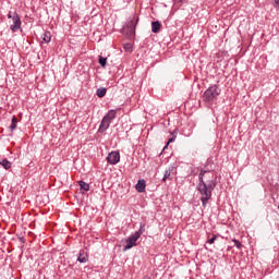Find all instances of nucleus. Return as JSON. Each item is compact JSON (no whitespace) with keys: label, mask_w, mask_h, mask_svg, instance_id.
Segmentation results:
<instances>
[{"label":"nucleus","mask_w":279,"mask_h":279,"mask_svg":"<svg viewBox=\"0 0 279 279\" xmlns=\"http://www.w3.org/2000/svg\"><path fill=\"white\" fill-rule=\"evenodd\" d=\"M13 16H14V13L9 12V14H8V19H12V20H13Z\"/></svg>","instance_id":"23"},{"label":"nucleus","mask_w":279,"mask_h":279,"mask_svg":"<svg viewBox=\"0 0 279 279\" xmlns=\"http://www.w3.org/2000/svg\"><path fill=\"white\" fill-rule=\"evenodd\" d=\"M1 167H3V169H11L12 168V162H10V160L8 159H3L0 161Z\"/></svg>","instance_id":"15"},{"label":"nucleus","mask_w":279,"mask_h":279,"mask_svg":"<svg viewBox=\"0 0 279 279\" xmlns=\"http://www.w3.org/2000/svg\"><path fill=\"white\" fill-rule=\"evenodd\" d=\"M43 41L44 43H51V33H49V32L44 33Z\"/></svg>","instance_id":"17"},{"label":"nucleus","mask_w":279,"mask_h":279,"mask_svg":"<svg viewBox=\"0 0 279 279\" xmlns=\"http://www.w3.org/2000/svg\"><path fill=\"white\" fill-rule=\"evenodd\" d=\"M145 226H146L145 222H141L140 230L135 232V234H140V238L145 232Z\"/></svg>","instance_id":"18"},{"label":"nucleus","mask_w":279,"mask_h":279,"mask_svg":"<svg viewBox=\"0 0 279 279\" xmlns=\"http://www.w3.org/2000/svg\"><path fill=\"white\" fill-rule=\"evenodd\" d=\"M19 124V119H16V116H13L11 119V124L9 126V130L11 132H14V130H16V125Z\"/></svg>","instance_id":"13"},{"label":"nucleus","mask_w":279,"mask_h":279,"mask_svg":"<svg viewBox=\"0 0 279 279\" xmlns=\"http://www.w3.org/2000/svg\"><path fill=\"white\" fill-rule=\"evenodd\" d=\"M78 186L82 191H90V185L84 181H80Z\"/></svg>","instance_id":"16"},{"label":"nucleus","mask_w":279,"mask_h":279,"mask_svg":"<svg viewBox=\"0 0 279 279\" xmlns=\"http://www.w3.org/2000/svg\"><path fill=\"white\" fill-rule=\"evenodd\" d=\"M137 193H145V189H147V184L145 183V179H140L135 185Z\"/></svg>","instance_id":"8"},{"label":"nucleus","mask_w":279,"mask_h":279,"mask_svg":"<svg viewBox=\"0 0 279 279\" xmlns=\"http://www.w3.org/2000/svg\"><path fill=\"white\" fill-rule=\"evenodd\" d=\"M136 25H138V17L136 14L131 15L122 27V34H125L126 38H134L136 35Z\"/></svg>","instance_id":"2"},{"label":"nucleus","mask_w":279,"mask_h":279,"mask_svg":"<svg viewBox=\"0 0 279 279\" xmlns=\"http://www.w3.org/2000/svg\"><path fill=\"white\" fill-rule=\"evenodd\" d=\"M206 173H209L208 170H201L198 174V184L196 186V191L201 194V202L203 208L208 206V201L213 197V191L217 187V178L213 177L207 182L204 181V177Z\"/></svg>","instance_id":"1"},{"label":"nucleus","mask_w":279,"mask_h":279,"mask_svg":"<svg viewBox=\"0 0 279 279\" xmlns=\"http://www.w3.org/2000/svg\"><path fill=\"white\" fill-rule=\"evenodd\" d=\"M232 242L234 243V245L238 250H241V247H243V244H241V242L239 240L232 239Z\"/></svg>","instance_id":"20"},{"label":"nucleus","mask_w":279,"mask_h":279,"mask_svg":"<svg viewBox=\"0 0 279 279\" xmlns=\"http://www.w3.org/2000/svg\"><path fill=\"white\" fill-rule=\"evenodd\" d=\"M110 120H107L106 118H102L98 132H100L101 134H104V132H106V130H108V128H110Z\"/></svg>","instance_id":"7"},{"label":"nucleus","mask_w":279,"mask_h":279,"mask_svg":"<svg viewBox=\"0 0 279 279\" xmlns=\"http://www.w3.org/2000/svg\"><path fill=\"white\" fill-rule=\"evenodd\" d=\"M105 119L109 120L111 123L117 119V111L111 109L108 111V113L105 116Z\"/></svg>","instance_id":"12"},{"label":"nucleus","mask_w":279,"mask_h":279,"mask_svg":"<svg viewBox=\"0 0 279 279\" xmlns=\"http://www.w3.org/2000/svg\"><path fill=\"white\" fill-rule=\"evenodd\" d=\"M78 263H88V253L84 250H81L77 256Z\"/></svg>","instance_id":"10"},{"label":"nucleus","mask_w":279,"mask_h":279,"mask_svg":"<svg viewBox=\"0 0 279 279\" xmlns=\"http://www.w3.org/2000/svg\"><path fill=\"white\" fill-rule=\"evenodd\" d=\"M215 241H217V235H213L208 241L207 243H209V245H213V243H215Z\"/></svg>","instance_id":"21"},{"label":"nucleus","mask_w":279,"mask_h":279,"mask_svg":"<svg viewBox=\"0 0 279 279\" xmlns=\"http://www.w3.org/2000/svg\"><path fill=\"white\" fill-rule=\"evenodd\" d=\"M167 180H173V168H169L165 171L162 182H166Z\"/></svg>","instance_id":"11"},{"label":"nucleus","mask_w":279,"mask_h":279,"mask_svg":"<svg viewBox=\"0 0 279 279\" xmlns=\"http://www.w3.org/2000/svg\"><path fill=\"white\" fill-rule=\"evenodd\" d=\"M120 160H121V154H119V151L117 150L109 153L107 156V162L109 165H119Z\"/></svg>","instance_id":"5"},{"label":"nucleus","mask_w":279,"mask_h":279,"mask_svg":"<svg viewBox=\"0 0 279 279\" xmlns=\"http://www.w3.org/2000/svg\"><path fill=\"white\" fill-rule=\"evenodd\" d=\"M143 279H151L149 276H144Z\"/></svg>","instance_id":"24"},{"label":"nucleus","mask_w":279,"mask_h":279,"mask_svg":"<svg viewBox=\"0 0 279 279\" xmlns=\"http://www.w3.org/2000/svg\"><path fill=\"white\" fill-rule=\"evenodd\" d=\"M174 141H175V137L169 138V140H168V143H167V145L163 147V149H167V147H169V144H170V143H173Z\"/></svg>","instance_id":"22"},{"label":"nucleus","mask_w":279,"mask_h":279,"mask_svg":"<svg viewBox=\"0 0 279 279\" xmlns=\"http://www.w3.org/2000/svg\"><path fill=\"white\" fill-rule=\"evenodd\" d=\"M12 21H13V24L10 25L11 32H13V33L19 32L21 29V25H22L21 16H19V13L13 12Z\"/></svg>","instance_id":"6"},{"label":"nucleus","mask_w":279,"mask_h":279,"mask_svg":"<svg viewBox=\"0 0 279 279\" xmlns=\"http://www.w3.org/2000/svg\"><path fill=\"white\" fill-rule=\"evenodd\" d=\"M108 93V89L106 87H99L96 92L97 97L99 99H102V97H106V94Z\"/></svg>","instance_id":"14"},{"label":"nucleus","mask_w":279,"mask_h":279,"mask_svg":"<svg viewBox=\"0 0 279 279\" xmlns=\"http://www.w3.org/2000/svg\"><path fill=\"white\" fill-rule=\"evenodd\" d=\"M140 234L133 233L126 239V245L123 247V252H128V250H132L133 247H136V241H138Z\"/></svg>","instance_id":"4"},{"label":"nucleus","mask_w":279,"mask_h":279,"mask_svg":"<svg viewBox=\"0 0 279 279\" xmlns=\"http://www.w3.org/2000/svg\"><path fill=\"white\" fill-rule=\"evenodd\" d=\"M221 95V89L218 85L209 86L203 94V101L205 104H213Z\"/></svg>","instance_id":"3"},{"label":"nucleus","mask_w":279,"mask_h":279,"mask_svg":"<svg viewBox=\"0 0 279 279\" xmlns=\"http://www.w3.org/2000/svg\"><path fill=\"white\" fill-rule=\"evenodd\" d=\"M98 62H99L100 66H102V69H106V64L108 62V58L100 57Z\"/></svg>","instance_id":"19"},{"label":"nucleus","mask_w":279,"mask_h":279,"mask_svg":"<svg viewBox=\"0 0 279 279\" xmlns=\"http://www.w3.org/2000/svg\"><path fill=\"white\" fill-rule=\"evenodd\" d=\"M276 5H279V0H275Z\"/></svg>","instance_id":"25"},{"label":"nucleus","mask_w":279,"mask_h":279,"mask_svg":"<svg viewBox=\"0 0 279 279\" xmlns=\"http://www.w3.org/2000/svg\"><path fill=\"white\" fill-rule=\"evenodd\" d=\"M160 29H162V24L159 21L151 22L153 34H159Z\"/></svg>","instance_id":"9"}]
</instances>
